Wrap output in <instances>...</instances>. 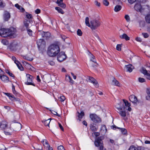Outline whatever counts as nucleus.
I'll list each match as a JSON object with an SVG mask.
<instances>
[{
	"instance_id": "33",
	"label": "nucleus",
	"mask_w": 150,
	"mask_h": 150,
	"mask_svg": "<svg viewBox=\"0 0 150 150\" xmlns=\"http://www.w3.org/2000/svg\"><path fill=\"white\" fill-rule=\"evenodd\" d=\"M117 128L120 130L122 134H125L127 133V130L126 129L118 127H117Z\"/></svg>"
},
{
	"instance_id": "43",
	"label": "nucleus",
	"mask_w": 150,
	"mask_h": 150,
	"mask_svg": "<svg viewBox=\"0 0 150 150\" xmlns=\"http://www.w3.org/2000/svg\"><path fill=\"white\" fill-rule=\"evenodd\" d=\"M102 130L105 132L106 131L107 129L106 126L105 125H102L100 129V130L102 131Z\"/></svg>"
},
{
	"instance_id": "53",
	"label": "nucleus",
	"mask_w": 150,
	"mask_h": 150,
	"mask_svg": "<svg viewBox=\"0 0 150 150\" xmlns=\"http://www.w3.org/2000/svg\"><path fill=\"white\" fill-rule=\"evenodd\" d=\"M51 112L52 114L54 115H57L58 117L60 116V115L59 114H58L57 112L55 111L52 110V111H51Z\"/></svg>"
},
{
	"instance_id": "49",
	"label": "nucleus",
	"mask_w": 150,
	"mask_h": 150,
	"mask_svg": "<svg viewBox=\"0 0 150 150\" xmlns=\"http://www.w3.org/2000/svg\"><path fill=\"white\" fill-rule=\"evenodd\" d=\"M26 18L28 19H32L33 17L32 16V15L30 14H27L26 15Z\"/></svg>"
},
{
	"instance_id": "12",
	"label": "nucleus",
	"mask_w": 150,
	"mask_h": 150,
	"mask_svg": "<svg viewBox=\"0 0 150 150\" xmlns=\"http://www.w3.org/2000/svg\"><path fill=\"white\" fill-rule=\"evenodd\" d=\"M88 81L89 82L93 83L94 86H95L96 88H98V82L93 77H89Z\"/></svg>"
},
{
	"instance_id": "44",
	"label": "nucleus",
	"mask_w": 150,
	"mask_h": 150,
	"mask_svg": "<svg viewBox=\"0 0 150 150\" xmlns=\"http://www.w3.org/2000/svg\"><path fill=\"white\" fill-rule=\"evenodd\" d=\"M77 34L79 36H81L82 34V32L80 29H78L77 31Z\"/></svg>"
},
{
	"instance_id": "25",
	"label": "nucleus",
	"mask_w": 150,
	"mask_h": 150,
	"mask_svg": "<svg viewBox=\"0 0 150 150\" xmlns=\"http://www.w3.org/2000/svg\"><path fill=\"white\" fill-rule=\"evenodd\" d=\"M51 119H48L47 120H43L42 121V122L46 126H48L49 127V124L50 122Z\"/></svg>"
},
{
	"instance_id": "38",
	"label": "nucleus",
	"mask_w": 150,
	"mask_h": 150,
	"mask_svg": "<svg viewBox=\"0 0 150 150\" xmlns=\"http://www.w3.org/2000/svg\"><path fill=\"white\" fill-rule=\"evenodd\" d=\"M30 22V21L26 20L24 21V25L27 28H28L29 26V24Z\"/></svg>"
},
{
	"instance_id": "35",
	"label": "nucleus",
	"mask_w": 150,
	"mask_h": 150,
	"mask_svg": "<svg viewBox=\"0 0 150 150\" xmlns=\"http://www.w3.org/2000/svg\"><path fill=\"white\" fill-rule=\"evenodd\" d=\"M55 9L57 10L59 13L62 14H63L64 13V12L59 7H56L55 8Z\"/></svg>"
},
{
	"instance_id": "60",
	"label": "nucleus",
	"mask_w": 150,
	"mask_h": 150,
	"mask_svg": "<svg viewBox=\"0 0 150 150\" xmlns=\"http://www.w3.org/2000/svg\"><path fill=\"white\" fill-rule=\"evenodd\" d=\"M59 126L60 128V129L62 131H64V128H63V127L62 126V125L59 123Z\"/></svg>"
},
{
	"instance_id": "51",
	"label": "nucleus",
	"mask_w": 150,
	"mask_h": 150,
	"mask_svg": "<svg viewBox=\"0 0 150 150\" xmlns=\"http://www.w3.org/2000/svg\"><path fill=\"white\" fill-rule=\"evenodd\" d=\"M125 18L127 22H129L130 21V18L128 15H126L125 16Z\"/></svg>"
},
{
	"instance_id": "58",
	"label": "nucleus",
	"mask_w": 150,
	"mask_h": 150,
	"mask_svg": "<svg viewBox=\"0 0 150 150\" xmlns=\"http://www.w3.org/2000/svg\"><path fill=\"white\" fill-rule=\"evenodd\" d=\"M94 134L96 137H97L100 135V133L98 132H94Z\"/></svg>"
},
{
	"instance_id": "62",
	"label": "nucleus",
	"mask_w": 150,
	"mask_h": 150,
	"mask_svg": "<svg viewBox=\"0 0 150 150\" xmlns=\"http://www.w3.org/2000/svg\"><path fill=\"white\" fill-rule=\"evenodd\" d=\"M71 74L72 76H73L74 79H76V76L72 72L71 73Z\"/></svg>"
},
{
	"instance_id": "13",
	"label": "nucleus",
	"mask_w": 150,
	"mask_h": 150,
	"mask_svg": "<svg viewBox=\"0 0 150 150\" xmlns=\"http://www.w3.org/2000/svg\"><path fill=\"white\" fill-rule=\"evenodd\" d=\"M12 59L14 61V62L17 65L18 69L21 71L23 70V68L21 64L17 60H16V58L15 57H12Z\"/></svg>"
},
{
	"instance_id": "2",
	"label": "nucleus",
	"mask_w": 150,
	"mask_h": 150,
	"mask_svg": "<svg viewBox=\"0 0 150 150\" xmlns=\"http://www.w3.org/2000/svg\"><path fill=\"white\" fill-rule=\"evenodd\" d=\"M60 51V49L59 45L56 43L53 44L48 47L47 53L50 57H53L56 56Z\"/></svg>"
},
{
	"instance_id": "50",
	"label": "nucleus",
	"mask_w": 150,
	"mask_h": 150,
	"mask_svg": "<svg viewBox=\"0 0 150 150\" xmlns=\"http://www.w3.org/2000/svg\"><path fill=\"white\" fill-rule=\"evenodd\" d=\"M5 6V4L3 3L2 0H0V7H4Z\"/></svg>"
},
{
	"instance_id": "45",
	"label": "nucleus",
	"mask_w": 150,
	"mask_h": 150,
	"mask_svg": "<svg viewBox=\"0 0 150 150\" xmlns=\"http://www.w3.org/2000/svg\"><path fill=\"white\" fill-rule=\"evenodd\" d=\"M103 4L105 6H108L109 4V2L107 0H103Z\"/></svg>"
},
{
	"instance_id": "48",
	"label": "nucleus",
	"mask_w": 150,
	"mask_h": 150,
	"mask_svg": "<svg viewBox=\"0 0 150 150\" xmlns=\"http://www.w3.org/2000/svg\"><path fill=\"white\" fill-rule=\"evenodd\" d=\"M142 35L145 38H147L149 36V34L147 33H142Z\"/></svg>"
},
{
	"instance_id": "19",
	"label": "nucleus",
	"mask_w": 150,
	"mask_h": 150,
	"mask_svg": "<svg viewBox=\"0 0 150 150\" xmlns=\"http://www.w3.org/2000/svg\"><path fill=\"white\" fill-rule=\"evenodd\" d=\"M132 67V65L131 64H130L127 65H126L125 68L127 71L130 72L132 71L133 69Z\"/></svg>"
},
{
	"instance_id": "40",
	"label": "nucleus",
	"mask_w": 150,
	"mask_h": 150,
	"mask_svg": "<svg viewBox=\"0 0 150 150\" xmlns=\"http://www.w3.org/2000/svg\"><path fill=\"white\" fill-rule=\"evenodd\" d=\"M85 23L86 25L88 27L89 26L90 24V22L89 23V18L88 17H86V18Z\"/></svg>"
},
{
	"instance_id": "63",
	"label": "nucleus",
	"mask_w": 150,
	"mask_h": 150,
	"mask_svg": "<svg viewBox=\"0 0 150 150\" xmlns=\"http://www.w3.org/2000/svg\"><path fill=\"white\" fill-rule=\"evenodd\" d=\"M28 34L30 35H31L32 30L30 29H28Z\"/></svg>"
},
{
	"instance_id": "4",
	"label": "nucleus",
	"mask_w": 150,
	"mask_h": 150,
	"mask_svg": "<svg viewBox=\"0 0 150 150\" xmlns=\"http://www.w3.org/2000/svg\"><path fill=\"white\" fill-rule=\"evenodd\" d=\"M100 25V23L98 20L94 19L90 21V24L88 27L93 30L97 29Z\"/></svg>"
},
{
	"instance_id": "10",
	"label": "nucleus",
	"mask_w": 150,
	"mask_h": 150,
	"mask_svg": "<svg viewBox=\"0 0 150 150\" xmlns=\"http://www.w3.org/2000/svg\"><path fill=\"white\" fill-rule=\"evenodd\" d=\"M67 57V56L65 53L63 52H61L59 53L57 57V60L61 62L65 60Z\"/></svg>"
},
{
	"instance_id": "7",
	"label": "nucleus",
	"mask_w": 150,
	"mask_h": 150,
	"mask_svg": "<svg viewBox=\"0 0 150 150\" xmlns=\"http://www.w3.org/2000/svg\"><path fill=\"white\" fill-rule=\"evenodd\" d=\"M90 117L91 120L96 123L100 122L101 121V119L95 114H90Z\"/></svg>"
},
{
	"instance_id": "26",
	"label": "nucleus",
	"mask_w": 150,
	"mask_h": 150,
	"mask_svg": "<svg viewBox=\"0 0 150 150\" xmlns=\"http://www.w3.org/2000/svg\"><path fill=\"white\" fill-rule=\"evenodd\" d=\"M146 93L147 96H146V98L147 100H150V88H148L146 89Z\"/></svg>"
},
{
	"instance_id": "52",
	"label": "nucleus",
	"mask_w": 150,
	"mask_h": 150,
	"mask_svg": "<svg viewBox=\"0 0 150 150\" xmlns=\"http://www.w3.org/2000/svg\"><path fill=\"white\" fill-rule=\"evenodd\" d=\"M6 148L3 145H0V150H6Z\"/></svg>"
},
{
	"instance_id": "30",
	"label": "nucleus",
	"mask_w": 150,
	"mask_h": 150,
	"mask_svg": "<svg viewBox=\"0 0 150 150\" xmlns=\"http://www.w3.org/2000/svg\"><path fill=\"white\" fill-rule=\"evenodd\" d=\"M78 113L79 114L78 117L79 119L80 120V119H81L84 116V112L83 111H81L80 113L78 112Z\"/></svg>"
},
{
	"instance_id": "46",
	"label": "nucleus",
	"mask_w": 150,
	"mask_h": 150,
	"mask_svg": "<svg viewBox=\"0 0 150 150\" xmlns=\"http://www.w3.org/2000/svg\"><path fill=\"white\" fill-rule=\"evenodd\" d=\"M138 79L139 81L141 83H143L145 81V79L144 78L139 77V78Z\"/></svg>"
},
{
	"instance_id": "15",
	"label": "nucleus",
	"mask_w": 150,
	"mask_h": 150,
	"mask_svg": "<svg viewBox=\"0 0 150 150\" xmlns=\"http://www.w3.org/2000/svg\"><path fill=\"white\" fill-rule=\"evenodd\" d=\"M129 99L131 101L134 103H136L138 101L137 97L134 95L130 96L129 97Z\"/></svg>"
},
{
	"instance_id": "22",
	"label": "nucleus",
	"mask_w": 150,
	"mask_h": 150,
	"mask_svg": "<svg viewBox=\"0 0 150 150\" xmlns=\"http://www.w3.org/2000/svg\"><path fill=\"white\" fill-rule=\"evenodd\" d=\"M89 53L90 54H89V55L91 57V58L90 59L91 61L95 63V64L96 66L98 65V63L96 62V60L94 56L91 54L90 52H89Z\"/></svg>"
},
{
	"instance_id": "31",
	"label": "nucleus",
	"mask_w": 150,
	"mask_h": 150,
	"mask_svg": "<svg viewBox=\"0 0 150 150\" xmlns=\"http://www.w3.org/2000/svg\"><path fill=\"white\" fill-rule=\"evenodd\" d=\"M129 150H140V148L139 147H136L133 145L131 146L129 149Z\"/></svg>"
},
{
	"instance_id": "64",
	"label": "nucleus",
	"mask_w": 150,
	"mask_h": 150,
	"mask_svg": "<svg viewBox=\"0 0 150 150\" xmlns=\"http://www.w3.org/2000/svg\"><path fill=\"white\" fill-rule=\"evenodd\" d=\"M147 31L148 32L150 33V25L147 27Z\"/></svg>"
},
{
	"instance_id": "9",
	"label": "nucleus",
	"mask_w": 150,
	"mask_h": 150,
	"mask_svg": "<svg viewBox=\"0 0 150 150\" xmlns=\"http://www.w3.org/2000/svg\"><path fill=\"white\" fill-rule=\"evenodd\" d=\"M141 72L145 76L146 78L150 80V71H147L146 69L144 67H142L140 70Z\"/></svg>"
},
{
	"instance_id": "1",
	"label": "nucleus",
	"mask_w": 150,
	"mask_h": 150,
	"mask_svg": "<svg viewBox=\"0 0 150 150\" xmlns=\"http://www.w3.org/2000/svg\"><path fill=\"white\" fill-rule=\"evenodd\" d=\"M16 30L12 28L10 29L1 28L0 29V35L3 37H10L13 38L16 36Z\"/></svg>"
},
{
	"instance_id": "17",
	"label": "nucleus",
	"mask_w": 150,
	"mask_h": 150,
	"mask_svg": "<svg viewBox=\"0 0 150 150\" xmlns=\"http://www.w3.org/2000/svg\"><path fill=\"white\" fill-rule=\"evenodd\" d=\"M4 17L5 20L7 21L10 17V13L7 11H5L4 15Z\"/></svg>"
},
{
	"instance_id": "37",
	"label": "nucleus",
	"mask_w": 150,
	"mask_h": 150,
	"mask_svg": "<svg viewBox=\"0 0 150 150\" xmlns=\"http://www.w3.org/2000/svg\"><path fill=\"white\" fill-rule=\"evenodd\" d=\"M5 93L7 96L9 97L10 99H11L12 98H15L14 96L11 94L8 93Z\"/></svg>"
},
{
	"instance_id": "54",
	"label": "nucleus",
	"mask_w": 150,
	"mask_h": 150,
	"mask_svg": "<svg viewBox=\"0 0 150 150\" xmlns=\"http://www.w3.org/2000/svg\"><path fill=\"white\" fill-rule=\"evenodd\" d=\"M57 149L58 150H65L63 146L61 145L59 146Z\"/></svg>"
},
{
	"instance_id": "3",
	"label": "nucleus",
	"mask_w": 150,
	"mask_h": 150,
	"mask_svg": "<svg viewBox=\"0 0 150 150\" xmlns=\"http://www.w3.org/2000/svg\"><path fill=\"white\" fill-rule=\"evenodd\" d=\"M117 108L119 110L118 113L121 116L122 118L123 119L126 121L127 119V118L126 117V110H128L129 111H131L132 110V108L129 107H128V109H126V107L125 106L122 107H120L119 108L117 107Z\"/></svg>"
},
{
	"instance_id": "39",
	"label": "nucleus",
	"mask_w": 150,
	"mask_h": 150,
	"mask_svg": "<svg viewBox=\"0 0 150 150\" xmlns=\"http://www.w3.org/2000/svg\"><path fill=\"white\" fill-rule=\"evenodd\" d=\"M2 43L4 45H7L8 44V42L6 39H3L1 41Z\"/></svg>"
},
{
	"instance_id": "36",
	"label": "nucleus",
	"mask_w": 150,
	"mask_h": 150,
	"mask_svg": "<svg viewBox=\"0 0 150 150\" xmlns=\"http://www.w3.org/2000/svg\"><path fill=\"white\" fill-rule=\"evenodd\" d=\"M123 101L125 104V106L126 107H129L131 105L130 103H129L127 100L125 99H123Z\"/></svg>"
},
{
	"instance_id": "14",
	"label": "nucleus",
	"mask_w": 150,
	"mask_h": 150,
	"mask_svg": "<svg viewBox=\"0 0 150 150\" xmlns=\"http://www.w3.org/2000/svg\"><path fill=\"white\" fill-rule=\"evenodd\" d=\"M13 129L15 130H20L21 128V124L18 122H16L13 125Z\"/></svg>"
},
{
	"instance_id": "11",
	"label": "nucleus",
	"mask_w": 150,
	"mask_h": 150,
	"mask_svg": "<svg viewBox=\"0 0 150 150\" xmlns=\"http://www.w3.org/2000/svg\"><path fill=\"white\" fill-rule=\"evenodd\" d=\"M134 8L135 9L137 12H141L144 10V9L142 7L140 2L137 3L135 4L134 6Z\"/></svg>"
},
{
	"instance_id": "47",
	"label": "nucleus",
	"mask_w": 150,
	"mask_h": 150,
	"mask_svg": "<svg viewBox=\"0 0 150 150\" xmlns=\"http://www.w3.org/2000/svg\"><path fill=\"white\" fill-rule=\"evenodd\" d=\"M6 73L8 74L10 76L12 77H14V75L13 74L11 73H10L8 70H6Z\"/></svg>"
},
{
	"instance_id": "56",
	"label": "nucleus",
	"mask_w": 150,
	"mask_h": 150,
	"mask_svg": "<svg viewBox=\"0 0 150 150\" xmlns=\"http://www.w3.org/2000/svg\"><path fill=\"white\" fill-rule=\"evenodd\" d=\"M95 3L96 5V6H100V3L98 2L97 1H95Z\"/></svg>"
},
{
	"instance_id": "27",
	"label": "nucleus",
	"mask_w": 150,
	"mask_h": 150,
	"mask_svg": "<svg viewBox=\"0 0 150 150\" xmlns=\"http://www.w3.org/2000/svg\"><path fill=\"white\" fill-rule=\"evenodd\" d=\"M57 3L58 4L59 6L62 8H64L66 6V5L65 4L63 3L62 2L59 1V0H57Z\"/></svg>"
},
{
	"instance_id": "5",
	"label": "nucleus",
	"mask_w": 150,
	"mask_h": 150,
	"mask_svg": "<svg viewBox=\"0 0 150 150\" xmlns=\"http://www.w3.org/2000/svg\"><path fill=\"white\" fill-rule=\"evenodd\" d=\"M8 124L7 122L3 121L0 123V128L2 129H4V133L6 135H9L10 134L11 129L9 127L8 128Z\"/></svg>"
},
{
	"instance_id": "16",
	"label": "nucleus",
	"mask_w": 150,
	"mask_h": 150,
	"mask_svg": "<svg viewBox=\"0 0 150 150\" xmlns=\"http://www.w3.org/2000/svg\"><path fill=\"white\" fill-rule=\"evenodd\" d=\"M41 34L42 37L46 39H47L50 36V34L48 32H42Z\"/></svg>"
},
{
	"instance_id": "8",
	"label": "nucleus",
	"mask_w": 150,
	"mask_h": 150,
	"mask_svg": "<svg viewBox=\"0 0 150 150\" xmlns=\"http://www.w3.org/2000/svg\"><path fill=\"white\" fill-rule=\"evenodd\" d=\"M26 77L27 78V82H25V84L27 85H32L34 86H35L34 84L32 83V80L33 77L28 74H26Z\"/></svg>"
},
{
	"instance_id": "29",
	"label": "nucleus",
	"mask_w": 150,
	"mask_h": 150,
	"mask_svg": "<svg viewBox=\"0 0 150 150\" xmlns=\"http://www.w3.org/2000/svg\"><path fill=\"white\" fill-rule=\"evenodd\" d=\"M90 128L91 130L93 132L96 131L98 129V127H96L95 126H94L92 124L90 125Z\"/></svg>"
},
{
	"instance_id": "18",
	"label": "nucleus",
	"mask_w": 150,
	"mask_h": 150,
	"mask_svg": "<svg viewBox=\"0 0 150 150\" xmlns=\"http://www.w3.org/2000/svg\"><path fill=\"white\" fill-rule=\"evenodd\" d=\"M0 78L2 81L4 82H8L9 81L8 77L5 75H0Z\"/></svg>"
},
{
	"instance_id": "57",
	"label": "nucleus",
	"mask_w": 150,
	"mask_h": 150,
	"mask_svg": "<svg viewBox=\"0 0 150 150\" xmlns=\"http://www.w3.org/2000/svg\"><path fill=\"white\" fill-rule=\"evenodd\" d=\"M35 12L36 14H39L40 12V10L39 9H37L35 11Z\"/></svg>"
},
{
	"instance_id": "61",
	"label": "nucleus",
	"mask_w": 150,
	"mask_h": 150,
	"mask_svg": "<svg viewBox=\"0 0 150 150\" xmlns=\"http://www.w3.org/2000/svg\"><path fill=\"white\" fill-rule=\"evenodd\" d=\"M68 78L70 80V82L71 83H73L74 81L69 76H68Z\"/></svg>"
},
{
	"instance_id": "34",
	"label": "nucleus",
	"mask_w": 150,
	"mask_h": 150,
	"mask_svg": "<svg viewBox=\"0 0 150 150\" xmlns=\"http://www.w3.org/2000/svg\"><path fill=\"white\" fill-rule=\"evenodd\" d=\"M15 6L18 8V9H19L20 10L22 11H24V9L23 8H22L21 6L19 5L18 4H15Z\"/></svg>"
},
{
	"instance_id": "28",
	"label": "nucleus",
	"mask_w": 150,
	"mask_h": 150,
	"mask_svg": "<svg viewBox=\"0 0 150 150\" xmlns=\"http://www.w3.org/2000/svg\"><path fill=\"white\" fill-rule=\"evenodd\" d=\"M146 22L147 23L150 24V14H147L145 17Z\"/></svg>"
},
{
	"instance_id": "32",
	"label": "nucleus",
	"mask_w": 150,
	"mask_h": 150,
	"mask_svg": "<svg viewBox=\"0 0 150 150\" xmlns=\"http://www.w3.org/2000/svg\"><path fill=\"white\" fill-rule=\"evenodd\" d=\"M122 8V7L120 5H116L115 7L114 11L115 12H118L120 11Z\"/></svg>"
},
{
	"instance_id": "21",
	"label": "nucleus",
	"mask_w": 150,
	"mask_h": 150,
	"mask_svg": "<svg viewBox=\"0 0 150 150\" xmlns=\"http://www.w3.org/2000/svg\"><path fill=\"white\" fill-rule=\"evenodd\" d=\"M119 37L121 39H125L126 40H128L130 39L129 37L125 33H124L122 35H120Z\"/></svg>"
},
{
	"instance_id": "6",
	"label": "nucleus",
	"mask_w": 150,
	"mask_h": 150,
	"mask_svg": "<svg viewBox=\"0 0 150 150\" xmlns=\"http://www.w3.org/2000/svg\"><path fill=\"white\" fill-rule=\"evenodd\" d=\"M94 144L96 146L99 147L100 150H106L104 148L102 141L99 137L96 139Z\"/></svg>"
},
{
	"instance_id": "42",
	"label": "nucleus",
	"mask_w": 150,
	"mask_h": 150,
	"mask_svg": "<svg viewBox=\"0 0 150 150\" xmlns=\"http://www.w3.org/2000/svg\"><path fill=\"white\" fill-rule=\"evenodd\" d=\"M58 99L61 101H64L65 100V97L64 96H62L58 98Z\"/></svg>"
},
{
	"instance_id": "55",
	"label": "nucleus",
	"mask_w": 150,
	"mask_h": 150,
	"mask_svg": "<svg viewBox=\"0 0 150 150\" xmlns=\"http://www.w3.org/2000/svg\"><path fill=\"white\" fill-rule=\"evenodd\" d=\"M128 1L129 3L131 4H132L135 2L136 0H128Z\"/></svg>"
},
{
	"instance_id": "24",
	"label": "nucleus",
	"mask_w": 150,
	"mask_h": 150,
	"mask_svg": "<svg viewBox=\"0 0 150 150\" xmlns=\"http://www.w3.org/2000/svg\"><path fill=\"white\" fill-rule=\"evenodd\" d=\"M41 142L43 144V146L47 148V147H49L50 145L47 140H43V141H41Z\"/></svg>"
},
{
	"instance_id": "23",
	"label": "nucleus",
	"mask_w": 150,
	"mask_h": 150,
	"mask_svg": "<svg viewBox=\"0 0 150 150\" xmlns=\"http://www.w3.org/2000/svg\"><path fill=\"white\" fill-rule=\"evenodd\" d=\"M112 84L115 86H120V84L119 82L115 78H113V79L112 81Z\"/></svg>"
},
{
	"instance_id": "59",
	"label": "nucleus",
	"mask_w": 150,
	"mask_h": 150,
	"mask_svg": "<svg viewBox=\"0 0 150 150\" xmlns=\"http://www.w3.org/2000/svg\"><path fill=\"white\" fill-rule=\"evenodd\" d=\"M136 40L139 42H142V40L141 38H136Z\"/></svg>"
},
{
	"instance_id": "20",
	"label": "nucleus",
	"mask_w": 150,
	"mask_h": 150,
	"mask_svg": "<svg viewBox=\"0 0 150 150\" xmlns=\"http://www.w3.org/2000/svg\"><path fill=\"white\" fill-rule=\"evenodd\" d=\"M37 45L38 46H41L44 45L45 44V42L43 39H40L37 41Z\"/></svg>"
},
{
	"instance_id": "41",
	"label": "nucleus",
	"mask_w": 150,
	"mask_h": 150,
	"mask_svg": "<svg viewBox=\"0 0 150 150\" xmlns=\"http://www.w3.org/2000/svg\"><path fill=\"white\" fill-rule=\"evenodd\" d=\"M122 44H118L116 46V50L119 51H120L121 50V47Z\"/></svg>"
}]
</instances>
